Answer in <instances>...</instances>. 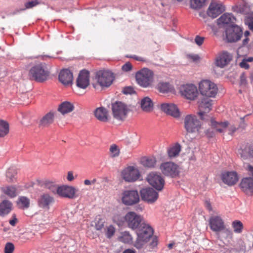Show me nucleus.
<instances>
[{
    "label": "nucleus",
    "mask_w": 253,
    "mask_h": 253,
    "mask_svg": "<svg viewBox=\"0 0 253 253\" xmlns=\"http://www.w3.org/2000/svg\"><path fill=\"white\" fill-rule=\"evenodd\" d=\"M50 72L45 64L40 63L32 67L29 71L28 77L31 81L43 83L47 80Z\"/></svg>",
    "instance_id": "1"
},
{
    "label": "nucleus",
    "mask_w": 253,
    "mask_h": 253,
    "mask_svg": "<svg viewBox=\"0 0 253 253\" xmlns=\"http://www.w3.org/2000/svg\"><path fill=\"white\" fill-rule=\"evenodd\" d=\"M138 228L137 238L134 242V246L136 248L140 249L149 241L150 238L152 236L153 229L150 225L144 223H142Z\"/></svg>",
    "instance_id": "2"
},
{
    "label": "nucleus",
    "mask_w": 253,
    "mask_h": 253,
    "mask_svg": "<svg viewBox=\"0 0 253 253\" xmlns=\"http://www.w3.org/2000/svg\"><path fill=\"white\" fill-rule=\"evenodd\" d=\"M183 124L187 133H199L202 128L201 121L195 115H185L183 118Z\"/></svg>",
    "instance_id": "3"
},
{
    "label": "nucleus",
    "mask_w": 253,
    "mask_h": 253,
    "mask_svg": "<svg viewBox=\"0 0 253 253\" xmlns=\"http://www.w3.org/2000/svg\"><path fill=\"white\" fill-rule=\"evenodd\" d=\"M153 72L146 68L137 71L135 74L137 83L141 87H148L152 85L154 82Z\"/></svg>",
    "instance_id": "4"
},
{
    "label": "nucleus",
    "mask_w": 253,
    "mask_h": 253,
    "mask_svg": "<svg viewBox=\"0 0 253 253\" xmlns=\"http://www.w3.org/2000/svg\"><path fill=\"white\" fill-rule=\"evenodd\" d=\"M111 109L113 118L120 122H123L126 119L129 110L127 105L121 101L112 103Z\"/></svg>",
    "instance_id": "5"
},
{
    "label": "nucleus",
    "mask_w": 253,
    "mask_h": 253,
    "mask_svg": "<svg viewBox=\"0 0 253 253\" xmlns=\"http://www.w3.org/2000/svg\"><path fill=\"white\" fill-rule=\"evenodd\" d=\"M159 169L163 175L172 178L179 177L180 173L179 166L171 162L162 163L160 165Z\"/></svg>",
    "instance_id": "6"
},
{
    "label": "nucleus",
    "mask_w": 253,
    "mask_h": 253,
    "mask_svg": "<svg viewBox=\"0 0 253 253\" xmlns=\"http://www.w3.org/2000/svg\"><path fill=\"white\" fill-rule=\"evenodd\" d=\"M199 88L201 94L208 97H214L218 90L216 85L209 80L201 81Z\"/></svg>",
    "instance_id": "7"
},
{
    "label": "nucleus",
    "mask_w": 253,
    "mask_h": 253,
    "mask_svg": "<svg viewBox=\"0 0 253 253\" xmlns=\"http://www.w3.org/2000/svg\"><path fill=\"white\" fill-rule=\"evenodd\" d=\"M226 38L229 42H235L240 40L243 36L242 29L237 25H232L226 28Z\"/></svg>",
    "instance_id": "8"
},
{
    "label": "nucleus",
    "mask_w": 253,
    "mask_h": 253,
    "mask_svg": "<svg viewBox=\"0 0 253 253\" xmlns=\"http://www.w3.org/2000/svg\"><path fill=\"white\" fill-rule=\"evenodd\" d=\"M96 80L101 86L108 87L113 83L114 79L113 74L107 70H101L96 73Z\"/></svg>",
    "instance_id": "9"
},
{
    "label": "nucleus",
    "mask_w": 253,
    "mask_h": 253,
    "mask_svg": "<svg viewBox=\"0 0 253 253\" xmlns=\"http://www.w3.org/2000/svg\"><path fill=\"white\" fill-rule=\"evenodd\" d=\"M139 195L137 190H125L122 193V203L126 206H132L139 202Z\"/></svg>",
    "instance_id": "10"
},
{
    "label": "nucleus",
    "mask_w": 253,
    "mask_h": 253,
    "mask_svg": "<svg viewBox=\"0 0 253 253\" xmlns=\"http://www.w3.org/2000/svg\"><path fill=\"white\" fill-rule=\"evenodd\" d=\"M142 217L134 211H129L126 214V222L127 226L132 229H137L142 224Z\"/></svg>",
    "instance_id": "11"
},
{
    "label": "nucleus",
    "mask_w": 253,
    "mask_h": 253,
    "mask_svg": "<svg viewBox=\"0 0 253 253\" xmlns=\"http://www.w3.org/2000/svg\"><path fill=\"white\" fill-rule=\"evenodd\" d=\"M78 190L72 186L62 185L56 189L57 194L60 197L73 199L78 196L76 193Z\"/></svg>",
    "instance_id": "12"
},
{
    "label": "nucleus",
    "mask_w": 253,
    "mask_h": 253,
    "mask_svg": "<svg viewBox=\"0 0 253 253\" xmlns=\"http://www.w3.org/2000/svg\"><path fill=\"white\" fill-rule=\"evenodd\" d=\"M180 92L182 96L190 100H195L198 94L197 86L193 84L182 85L180 88Z\"/></svg>",
    "instance_id": "13"
},
{
    "label": "nucleus",
    "mask_w": 253,
    "mask_h": 253,
    "mask_svg": "<svg viewBox=\"0 0 253 253\" xmlns=\"http://www.w3.org/2000/svg\"><path fill=\"white\" fill-rule=\"evenodd\" d=\"M121 176L126 181L134 182L139 178L140 172L137 169L129 166L122 170Z\"/></svg>",
    "instance_id": "14"
},
{
    "label": "nucleus",
    "mask_w": 253,
    "mask_h": 253,
    "mask_svg": "<svg viewBox=\"0 0 253 253\" xmlns=\"http://www.w3.org/2000/svg\"><path fill=\"white\" fill-rule=\"evenodd\" d=\"M147 180L152 186L158 190H161L164 187L165 180L161 174L152 172L148 175Z\"/></svg>",
    "instance_id": "15"
},
{
    "label": "nucleus",
    "mask_w": 253,
    "mask_h": 253,
    "mask_svg": "<svg viewBox=\"0 0 253 253\" xmlns=\"http://www.w3.org/2000/svg\"><path fill=\"white\" fill-rule=\"evenodd\" d=\"M212 100L209 98H204L199 103V115L202 120L208 121L210 116L206 114L209 113L211 109Z\"/></svg>",
    "instance_id": "16"
},
{
    "label": "nucleus",
    "mask_w": 253,
    "mask_h": 253,
    "mask_svg": "<svg viewBox=\"0 0 253 253\" xmlns=\"http://www.w3.org/2000/svg\"><path fill=\"white\" fill-rule=\"evenodd\" d=\"M225 10L222 2L217 0H212L208 9L207 14L213 18H216Z\"/></svg>",
    "instance_id": "17"
},
{
    "label": "nucleus",
    "mask_w": 253,
    "mask_h": 253,
    "mask_svg": "<svg viewBox=\"0 0 253 253\" xmlns=\"http://www.w3.org/2000/svg\"><path fill=\"white\" fill-rule=\"evenodd\" d=\"M142 199L148 203L155 202L158 198L159 194L152 188H145L140 191Z\"/></svg>",
    "instance_id": "18"
},
{
    "label": "nucleus",
    "mask_w": 253,
    "mask_h": 253,
    "mask_svg": "<svg viewBox=\"0 0 253 253\" xmlns=\"http://www.w3.org/2000/svg\"><path fill=\"white\" fill-rule=\"evenodd\" d=\"M89 72L86 70H82L80 72L77 79V86L81 88L85 89L89 84Z\"/></svg>",
    "instance_id": "19"
},
{
    "label": "nucleus",
    "mask_w": 253,
    "mask_h": 253,
    "mask_svg": "<svg viewBox=\"0 0 253 253\" xmlns=\"http://www.w3.org/2000/svg\"><path fill=\"white\" fill-rule=\"evenodd\" d=\"M161 110L168 115L174 118L178 119L180 117V112L177 107L172 103H163L161 105Z\"/></svg>",
    "instance_id": "20"
},
{
    "label": "nucleus",
    "mask_w": 253,
    "mask_h": 253,
    "mask_svg": "<svg viewBox=\"0 0 253 253\" xmlns=\"http://www.w3.org/2000/svg\"><path fill=\"white\" fill-rule=\"evenodd\" d=\"M209 225L211 230L219 232L225 228L224 222L219 216H213L210 218Z\"/></svg>",
    "instance_id": "21"
},
{
    "label": "nucleus",
    "mask_w": 253,
    "mask_h": 253,
    "mask_svg": "<svg viewBox=\"0 0 253 253\" xmlns=\"http://www.w3.org/2000/svg\"><path fill=\"white\" fill-rule=\"evenodd\" d=\"M222 181L229 186L235 185L239 180L238 173L235 171H226L222 173Z\"/></svg>",
    "instance_id": "22"
},
{
    "label": "nucleus",
    "mask_w": 253,
    "mask_h": 253,
    "mask_svg": "<svg viewBox=\"0 0 253 253\" xmlns=\"http://www.w3.org/2000/svg\"><path fill=\"white\" fill-rule=\"evenodd\" d=\"M239 187L243 192L247 195L253 194V179L251 177H246L242 178L239 184Z\"/></svg>",
    "instance_id": "23"
},
{
    "label": "nucleus",
    "mask_w": 253,
    "mask_h": 253,
    "mask_svg": "<svg viewBox=\"0 0 253 253\" xmlns=\"http://www.w3.org/2000/svg\"><path fill=\"white\" fill-rule=\"evenodd\" d=\"M54 201V198L47 193H43L41 195L38 201V205L39 207L48 210L50 205Z\"/></svg>",
    "instance_id": "24"
},
{
    "label": "nucleus",
    "mask_w": 253,
    "mask_h": 253,
    "mask_svg": "<svg viewBox=\"0 0 253 253\" xmlns=\"http://www.w3.org/2000/svg\"><path fill=\"white\" fill-rule=\"evenodd\" d=\"M232 55L229 52L223 51L216 58L215 64L218 67L223 68L229 63L232 60Z\"/></svg>",
    "instance_id": "25"
},
{
    "label": "nucleus",
    "mask_w": 253,
    "mask_h": 253,
    "mask_svg": "<svg viewBox=\"0 0 253 253\" xmlns=\"http://www.w3.org/2000/svg\"><path fill=\"white\" fill-rule=\"evenodd\" d=\"M59 81L64 85L71 84L73 82V74L69 69L61 70L58 76Z\"/></svg>",
    "instance_id": "26"
},
{
    "label": "nucleus",
    "mask_w": 253,
    "mask_h": 253,
    "mask_svg": "<svg viewBox=\"0 0 253 253\" xmlns=\"http://www.w3.org/2000/svg\"><path fill=\"white\" fill-rule=\"evenodd\" d=\"M209 124L211 128L215 129L216 131L221 133L228 126L229 123L227 121L224 122H217L211 117L209 118Z\"/></svg>",
    "instance_id": "27"
},
{
    "label": "nucleus",
    "mask_w": 253,
    "mask_h": 253,
    "mask_svg": "<svg viewBox=\"0 0 253 253\" xmlns=\"http://www.w3.org/2000/svg\"><path fill=\"white\" fill-rule=\"evenodd\" d=\"M95 117L99 121L107 122L109 121L110 117L108 110L104 107H99L94 111Z\"/></svg>",
    "instance_id": "28"
},
{
    "label": "nucleus",
    "mask_w": 253,
    "mask_h": 253,
    "mask_svg": "<svg viewBox=\"0 0 253 253\" xmlns=\"http://www.w3.org/2000/svg\"><path fill=\"white\" fill-rule=\"evenodd\" d=\"M236 21V18L231 13H226L222 15L218 19V24H233Z\"/></svg>",
    "instance_id": "29"
},
{
    "label": "nucleus",
    "mask_w": 253,
    "mask_h": 253,
    "mask_svg": "<svg viewBox=\"0 0 253 253\" xmlns=\"http://www.w3.org/2000/svg\"><path fill=\"white\" fill-rule=\"evenodd\" d=\"M181 150L180 145L178 143H175L170 146L167 150L168 156L169 158L172 159L177 157Z\"/></svg>",
    "instance_id": "30"
},
{
    "label": "nucleus",
    "mask_w": 253,
    "mask_h": 253,
    "mask_svg": "<svg viewBox=\"0 0 253 253\" xmlns=\"http://www.w3.org/2000/svg\"><path fill=\"white\" fill-rule=\"evenodd\" d=\"M12 204L8 200H3L0 204V215L3 216L7 214L12 209Z\"/></svg>",
    "instance_id": "31"
},
{
    "label": "nucleus",
    "mask_w": 253,
    "mask_h": 253,
    "mask_svg": "<svg viewBox=\"0 0 253 253\" xmlns=\"http://www.w3.org/2000/svg\"><path fill=\"white\" fill-rule=\"evenodd\" d=\"M74 109V106L70 102L65 101L62 103L58 107V111L62 114H67L72 112Z\"/></svg>",
    "instance_id": "32"
},
{
    "label": "nucleus",
    "mask_w": 253,
    "mask_h": 253,
    "mask_svg": "<svg viewBox=\"0 0 253 253\" xmlns=\"http://www.w3.org/2000/svg\"><path fill=\"white\" fill-rule=\"evenodd\" d=\"M142 109L145 112H150L152 110L153 103L152 100L148 97L143 98L141 101Z\"/></svg>",
    "instance_id": "33"
},
{
    "label": "nucleus",
    "mask_w": 253,
    "mask_h": 253,
    "mask_svg": "<svg viewBox=\"0 0 253 253\" xmlns=\"http://www.w3.org/2000/svg\"><path fill=\"white\" fill-rule=\"evenodd\" d=\"M54 115L52 113H48L44 116L40 120L39 126H47L53 122Z\"/></svg>",
    "instance_id": "34"
},
{
    "label": "nucleus",
    "mask_w": 253,
    "mask_h": 253,
    "mask_svg": "<svg viewBox=\"0 0 253 253\" xmlns=\"http://www.w3.org/2000/svg\"><path fill=\"white\" fill-rule=\"evenodd\" d=\"M1 191L5 195L10 198L16 196V189L14 186H6L1 188Z\"/></svg>",
    "instance_id": "35"
},
{
    "label": "nucleus",
    "mask_w": 253,
    "mask_h": 253,
    "mask_svg": "<svg viewBox=\"0 0 253 253\" xmlns=\"http://www.w3.org/2000/svg\"><path fill=\"white\" fill-rule=\"evenodd\" d=\"M120 241L125 244L133 245L134 243L133 241V238L131 235L128 231H125L121 233V236L119 238Z\"/></svg>",
    "instance_id": "36"
},
{
    "label": "nucleus",
    "mask_w": 253,
    "mask_h": 253,
    "mask_svg": "<svg viewBox=\"0 0 253 253\" xmlns=\"http://www.w3.org/2000/svg\"><path fill=\"white\" fill-rule=\"evenodd\" d=\"M141 162L145 167L153 168L156 165L157 161L154 157H144L141 159Z\"/></svg>",
    "instance_id": "37"
},
{
    "label": "nucleus",
    "mask_w": 253,
    "mask_h": 253,
    "mask_svg": "<svg viewBox=\"0 0 253 253\" xmlns=\"http://www.w3.org/2000/svg\"><path fill=\"white\" fill-rule=\"evenodd\" d=\"M30 199L25 196L20 197L17 201V205L21 209H28L30 207Z\"/></svg>",
    "instance_id": "38"
},
{
    "label": "nucleus",
    "mask_w": 253,
    "mask_h": 253,
    "mask_svg": "<svg viewBox=\"0 0 253 253\" xmlns=\"http://www.w3.org/2000/svg\"><path fill=\"white\" fill-rule=\"evenodd\" d=\"M17 176L16 170L10 168L9 169L6 173V179L8 182H13L16 181Z\"/></svg>",
    "instance_id": "39"
},
{
    "label": "nucleus",
    "mask_w": 253,
    "mask_h": 253,
    "mask_svg": "<svg viewBox=\"0 0 253 253\" xmlns=\"http://www.w3.org/2000/svg\"><path fill=\"white\" fill-rule=\"evenodd\" d=\"M9 132V125L3 121L0 120V137H2L8 134Z\"/></svg>",
    "instance_id": "40"
},
{
    "label": "nucleus",
    "mask_w": 253,
    "mask_h": 253,
    "mask_svg": "<svg viewBox=\"0 0 253 253\" xmlns=\"http://www.w3.org/2000/svg\"><path fill=\"white\" fill-rule=\"evenodd\" d=\"M113 221L118 226H122L126 222V215L123 216L121 214L116 213L113 216Z\"/></svg>",
    "instance_id": "41"
},
{
    "label": "nucleus",
    "mask_w": 253,
    "mask_h": 253,
    "mask_svg": "<svg viewBox=\"0 0 253 253\" xmlns=\"http://www.w3.org/2000/svg\"><path fill=\"white\" fill-rule=\"evenodd\" d=\"M206 0H190V6L192 8L197 9L202 7Z\"/></svg>",
    "instance_id": "42"
},
{
    "label": "nucleus",
    "mask_w": 253,
    "mask_h": 253,
    "mask_svg": "<svg viewBox=\"0 0 253 253\" xmlns=\"http://www.w3.org/2000/svg\"><path fill=\"white\" fill-rule=\"evenodd\" d=\"M232 225L235 233H240L242 232L243 229V224L241 221L235 220L232 222Z\"/></svg>",
    "instance_id": "43"
},
{
    "label": "nucleus",
    "mask_w": 253,
    "mask_h": 253,
    "mask_svg": "<svg viewBox=\"0 0 253 253\" xmlns=\"http://www.w3.org/2000/svg\"><path fill=\"white\" fill-rule=\"evenodd\" d=\"M104 230L105 235L109 239L112 237L116 232L115 228L112 225L106 226Z\"/></svg>",
    "instance_id": "44"
},
{
    "label": "nucleus",
    "mask_w": 253,
    "mask_h": 253,
    "mask_svg": "<svg viewBox=\"0 0 253 253\" xmlns=\"http://www.w3.org/2000/svg\"><path fill=\"white\" fill-rule=\"evenodd\" d=\"M109 150L110 152L111 157L112 158L117 157L120 154V149H119L118 147L115 144H113L111 145Z\"/></svg>",
    "instance_id": "45"
},
{
    "label": "nucleus",
    "mask_w": 253,
    "mask_h": 253,
    "mask_svg": "<svg viewBox=\"0 0 253 253\" xmlns=\"http://www.w3.org/2000/svg\"><path fill=\"white\" fill-rule=\"evenodd\" d=\"M159 90L162 93L168 92L169 89V84L167 83H160L158 85Z\"/></svg>",
    "instance_id": "46"
},
{
    "label": "nucleus",
    "mask_w": 253,
    "mask_h": 253,
    "mask_svg": "<svg viewBox=\"0 0 253 253\" xmlns=\"http://www.w3.org/2000/svg\"><path fill=\"white\" fill-rule=\"evenodd\" d=\"M43 185L45 188L49 189L53 192H54L55 190H56L57 188L53 182L48 181H45L44 182Z\"/></svg>",
    "instance_id": "47"
},
{
    "label": "nucleus",
    "mask_w": 253,
    "mask_h": 253,
    "mask_svg": "<svg viewBox=\"0 0 253 253\" xmlns=\"http://www.w3.org/2000/svg\"><path fill=\"white\" fill-rule=\"evenodd\" d=\"M14 250V245L11 243H7L4 248V253H12Z\"/></svg>",
    "instance_id": "48"
},
{
    "label": "nucleus",
    "mask_w": 253,
    "mask_h": 253,
    "mask_svg": "<svg viewBox=\"0 0 253 253\" xmlns=\"http://www.w3.org/2000/svg\"><path fill=\"white\" fill-rule=\"evenodd\" d=\"M105 222L102 219H99L95 224V228L97 230H102L104 226Z\"/></svg>",
    "instance_id": "49"
},
{
    "label": "nucleus",
    "mask_w": 253,
    "mask_h": 253,
    "mask_svg": "<svg viewBox=\"0 0 253 253\" xmlns=\"http://www.w3.org/2000/svg\"><path fill=\"white\" fill-rule=\"evenodd\" d=\"M204 40V37L198 35H197L195 38V42L199 46L201 45L203 43Z\"/></svg>",
    "instance_id": "50"
},
{
    "label": "nucleus",
    "mask_w": 253,
    "mask_h": 253,
    "mask_svg": "<svg viewBox=\"0 0 253 253\" xmlns=\"http://www.w3.org/2000/svg\"><path fill=\"white\" fill-rule=\"evenodd\" d=\"M132 68V65L129 62H126L122 67V69L123 71L128 72L131 70Z\"/></svg>",
    "instance_id": "51"
},
{
    "label": "nucleus",
    "mask_w": 253,
    "mask_h": 253,
    "mask_svg": "<svg viewBox=\"0 0 253 253\" xmlns=\"http://www.w3.org/2000/svg\"><path fill=\"white\" fill-rule=\"evenodd\" d=\"M123 93L125 94H132L134 92V89L130 86L125 87L123 91Z\"/></svg>",
    "instance_id": "52"
},
{
    "label": "nucleus",
    "mask_w": 253,
    "mask_h": 253,
    "mask_svg": "<svg viewBox=\"0 0 253 253\" xmlns=\"http://www.w3.org/2000/svg\"><path fill=\"white\" fill-rule=\"evenodd\" d=\"M246 23L248 25L249 29L253 31V20L249 17L246 20Z\"/></svg>",
    "instance_id": "53"
},
{
    "label": "nucleus",
    "mask_w": 253,
    "mask_h": 253,
    "mask_svg": "<svg viewBox=\"0 0 253 253\" xmlns=\"http://www.w3.org/2000/svg\"><path fill=\"white\" fill-rule=\"evenodd\" d=\"M246 169L248 171V174L249 175L252 176V177H251V178L253 179V166L248 165L246 168Z\"/></svg>",
    "instance_id": "54"
},
{
    "label": "nucleus",
    "mask_w": 253,
    "mask_h": 253,
    "mask_svg": "<svg viewBox=\"0 0 253 253\" xmlns=\"http://www.w3.org/2000/svg\"><path fill=\"white\" fill-rule=\"evenodd\" d=\"M240 66L242 68L248 69L249 68V65L247 63V62L243 59V61L240 63Z\"/></svg>",
    "instance_id": "55"
},
{
    "label": "nucleus",
    "mask_w": 253,
    "mask_h": 253,
    "mask_svg": "<svg viewBox=\"0 0 253 253\" xmlns=\"http://www.w3.org/2000/svg\"><path fill=\"white\" fill-rule=\"evenodd\" d=\"M37 4V3L35 1H29L28 2L26 3L25 7L26 8H30L36 5Z\"/></svg>",
    "instance_id": "56"
},
{
    "label": "nucleus",
    "mask_w": 253,
    "mask_h": 253,
    "mask_svg": "<svg viewBox=\"0 0 253 253\" xmlns=\"http://www.w3.org/2000/svg\"><path fill=\"white\" fill-rule=\"evenodd\" d=\"M188 58L193 61H197L199 60L200 57L198 55L196 54H191L189 55Z\"/></svg>",
    "instance_id": "57"
},
{
    "label": "nucleus",
    "mask_w": 253,
    "mask_h": 253,
    "mask_svg": "<svg viewBox=\"0 0 253 253\" xmlns=\"http://www.w3.org/2000/svg\"><path fill=\"white\" fill-rule=\"evenodd\" d=\"M13 219L9 220V224L13 226H14L17 222V219L16 218L15 214L12 215Z\"/></svg>",
    "instance_id": "58"
},
{
    "label": "nucleus",
    "mask_w": 253,
    "mask_h": 253,
    "mask_svg": "<svg viewBox=\"0 0 253 253\" xmlns=\"http://www.w3.org/2000/svg\"><path fill=\"white\" fill-rule=\"evenodd\" d=\"M67 179L69 181H72L74 179L73 172L72 171H68Z\"/></svg>",
    "instance_id": "59"
},
{
    "label": "nucleus",
    "mask_w": 253,
    "mask_h": 253,
    "mask_svg": "<svg viewBox=\"0 0 253 253\" xmlns=\"http://www.w3.org/2000/svg\"><path fill=\"white\" fill-rule=\"evenodd\" d=\"M240 82L242 84H246V77L244 73L240 76Z\"/></svg>",
    "instance_id": "60"
},
{
    "label": "nucleus",
    "mask_w": 253,
    "mask_h": 253,
    "mask_svg": "<svg viewBox=\"0 0 253 253\" xmlns=\"http://www.w3.org/2000/svg\"><path fill=\"white\" fill-rule=\"evenodd\" d=\"M126 57H128V58H132L134 59L135 60H136L137 61H144V59L142 57H140V56H136V55H133V56L127 55Z\"/></svg>",
    "instance_id": "61"
},
{
    "label": "nucleus",
    "mask_w": 253,
    "mask_h": 253,
    "mask_svg": "<svg viewBox=\"0 0 253 253\" xmlns=\"http://www.w3.org/2000/svg\"><path fill=\"white\" fill-rule=\"evenodd\" d=\"M206 135L207 137L211 138L214 136V132L213 131L208 129L206 131Z\"/></svg>",
    "instance_id": "62"
},
{
    "label": "nucleus",
    "mask_w": 253,
    "mask_h": 253,
    "mask_svg": "<svg viewBox=\"0 0 253 253\" xmlns=\"http://www.w3.org/2000/svg\"><path fill=\"white\" fill-rule=\"evenodd\" d=\"M205 207L206 208L210 211H212V207H211V205L210 203V202L209 201H206L205 202Z\"/></svg>",
    "instance_id": "63"
},
{
    "label": "nucleus",
    "mask_w": 253,
    "mask_h": 253,
    "mask_svg": "<svg viewBox=\"0 0 253 253\" xmlns=\"http://www.w3.org/2000/svg\"><path fill=\"white\" fill-rule=\"evenodd\" d=\"M236 129H237V128L235 126H231L230 127V131H231V132H229V134H232V133H233L236 130Z\"/></svg>",
    "instance_id": "64"
}]
</instances>
